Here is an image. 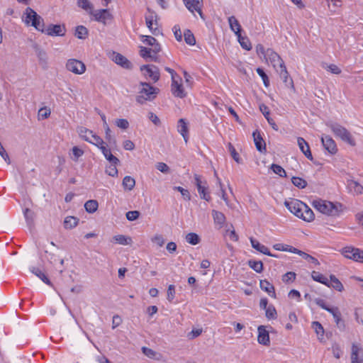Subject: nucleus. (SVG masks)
Segmentation results:
<instances>
[{"label":"nucleus","instance_id":"nucleus-1","mask_svg":"<svg viewBox=\"0 0 363 363\" xmlns=\"http://www.w3.org/2000/svg\"><path fill=\"white\" fill-rule=\"evenodd\" d=\"M288 210L302 220L311 222L314 220L313 211L303 202L298 199H291L284 202Z\"/></svg>","mask_w":363,"mask_h":363},{"label":"nucleus","instance_id":"nucleus-2","mask_svg":"<svg viewBox=\"0 0 363 363\" xmlns=\"http://www.w3.org/2000/svg\"><path fill=\"white\" fill-rule=\"evenodd\" d=\"M312 204L320 213L330 216H338L342 208V205L340 203H334L323 199L314 200Z\"/></svg>","mask_w":363,"mask_h":363},{"label":"nucleus","instance_id":"nucleus-3","mask_svg":"<svg viewBox=\"0 0 363 363\" xmlns=\"http://www.w3.org/2000/svg\"><path fill=\"white\" fill-rule=\"evenodd\" d=\"M23 21L26 25L31 26L41 33L45 31L43 18L30 7H27L26 9L23 13Z\"/></svg>","mask_w":363,"mask_h":363},{"label":"nucleus","instance_id":"nucleus-4","mask_svg":"<svg viewBox=\"0 0 363 363\" xmlns=\"http://www.w3.org/2000/svg\"><path fill=\"white\" fill-rule=\"evenodd\" d=\"M142 88L136 96V101L140 104H143L147 101H152L156 98L159 93V89L151 86L147 82L140 83Z\"/></svg>","mask_w":363,"mask_h":363},{"label":"nucleus","instance_id":"nucleus-5","mask_svg":"<svg viewBox=\"0 0 363 363\" xmlns=\"http://www.w3.org/2000/svg\"><path fill=\"white\" fill-rule=\"evenodd\" d=\"M330 128L333 133L341 138L345 142H347L352 146L355 145V142L352 138L350 133L343 126L337 123H331L329 125Z\"/></svg>","mask_w":363,"mask_h":363},{"label":"nucleus","instance_id":"nucleus-6","mask_svg":"<svg viewBox=\"0 0 363 363\" xmlns=\"http://www.w3.org/2000/svg\"><path fill=\"white\" fill-rule=\"evenodd\" d=\"M342 254L347 259L355 262L363 260V250L352 246H347L342 248Z\"/></svg>","mask_w":363,"mask_h":363},{"label":"nucleus","instance_id":"nucleus-7","mask_svg":"<svg viewBox=\"0 0 363 363\" xmlns=\"http://www.w3.org/2000/svg\"><path fill=\"white\" fill-rule=\"evenodd\" d=\"M66 68L75 74H82L86 71L85 65L82 61L76 59L68 60L66 63Z\"/></svg>","mask_w":363,"mask_h":363},{"label":"nucleus","instance_id":"nucleus-8","mask_svg":"<svg viewBox=\"0 0 363 363\" xmlns=\"http://www.w3.org/2000/svg\"><path fill=\"white\" fill-rule=\"evenodd\" d=\"M264 58L267 61L270 62L273 67L277 69L284 65L283 60L279 55L274 52L272 49H267Z\"/></svg>","mask_w":363,"mask_h":363},{"label":"nucleus","instance_id":"nucleus-9","mask_svg":"<svg viewBox=\"0 0 363 363\" xmlns=\"http://www.w3.org/2000/svg\"><path fill=\"white\" fill-rule=\"evenodd\" d=\"M140 70L144 72V75L151 79L153 82H157L160 79L159 69L153 65H143L140 67Z\"/></svg>","mask_w":363,"mask_h":363},{"label":"nucleus","instance_id":"nucleus-10","mask_svg":"<svg viewBox=\"0 0 363 363\" xmlns=\"http://www.w3.org/2000/svg\"><path fill=\"white\" fill-rule=\"evenodd\" d=\"M182 79L181 77H177V79H174L172 80V94L179 98H184L186 96V92L184 91V89L182 86Z\"/></svg>","mask_w":363,"mask_h":363},{"label":"nucleus","instance_id":"nucleus-11","mask_svg":"<svg viewBox=\"0 0 363 363\" xmlns=\"http://www.w3.org/2000/svg\"><path fill=\"white\" fill-rule=\"evenodd\" d=\"M66 28L64 26L50 24L43 33L50 36H64L65 35Z\"/></svg>","mask_w":363,"mask_h":363},{"label":"nucleus","instance_id":"nucleus-12","mask_svg":"<svg viewBox=\"0 0 363 363\" xmlns=\"http://www.w3.org/2000/svg\"><path fill=\"white\" fill-rule=\"evenodd\" d=\"M321 142L324 148L330 154L334 155L337 152V148L335 142L329 135H325L321 138Z\"/></svg>","mask_w":363,"mask_h":363},{"label":"nucleus","instance_id":"nucleus-13","mask_svg":"<svg viewBox=\"0 0 363 363\" xmlns=\"http://www.w3.org/2000/svg\"><path fill=\"white\" fill-rule=\"evenodd\" d=\"M94 16L95 21L102 23L103 24L106 23L108 19L112 18L111 14L109 13L108 9H100L96 11H93V13H90Z\"/></svg>","mask_w":363,"mask_h":363},{"label":"nucleus","instance_id":"nucleus-14","mask_svg":"<svg viewBox=\"0 0 363 363\" xmlns=\"http://www.w3.org/2000/svg\"><path fill=\"white\" fill-rule=\"evenodd\" d=\"M113 60L117 65L123 68L131 69L133 68L132 63L123 55L120 53H113Z\"/></svg>","mask_w":363,"mask_h":363},{"label":"nucleus","instance_id":"nucleus-15","mask_svg":"<svg viewBox=\"0 0 363 363\" xmlns=\"http://www.w3.org/2000/svg\"><path fill=\"white\" fill-rule=\"evenodd\" d=\"M297 143L299 149L303 154L310 160H313V156L310 150L308 143L301 137H298L297 139Z\"/></svg>","mask_w":363,"mask_h":363},{"label":"nucleus","instance_id":"nucleus-16","mask_svg":"<svg viewBox=\"0 0 363 363\" xmlns=\"http://www.w3.org/2000/svg\"><path fill=\"white\" fill-rule=\"evenodd\" d=\"M252 137L254 139L255 145L257 148V150L260 152H263L266 151V143L264 141L260 132L258 130H255L252 133Z\"/></svg>","mask_w":363,"mask_h":363},{"label":"nucleus","instance_id":"nucleus-17","mask_svg":"<svg viewBox=\"0 0 363 363\" xmlns=\"http://www.w3.org/2000/svg\"><path fill=\"white\" fill-rule=\"evenodd\" d=\"M186 7L191 12L197 11L201 18V0H183Z\"/></svg>","mask_w":363,"mask_h":363},{"label":"nucleus","instance_id":"nucleus-18","mask_svg":"<svg viewBox=\"0 0 363 363\" xmlns=\"http://www.w3.org/2000/svg\"><path fill=\"white\" fill-rule=\"evenodd\" d=\"M257 330H258V337H257L258 342L263 345H269V342H270L269 335V333L264 328V326L260 325L258 327Z\"/></svg>","mask_w":363,"mask_h":363},{"label":"nucleus","instance_id":"nucleus-19","mask_svg":"<svg viewBox=\"0 0 363 363\" xmlns=\"http://www.w3.org/2000/svg\"><path fill=\"white\" fill-rule=\"evenodd\" d=\"M141 39L144 43L152 46V50L155 55L160 51V45L155 38L150 35H141Z\"/></svg>","mask_w":363,"mask_h":363},{"label":"nucleus","instance_id":"nucleus-20","mask_svg":"<svg viewBox=\"0 0 363 363\" xmlns=\"http://www.w3.org/2000/svg\"><path fill=\"white\" fill-rule=\"evenodd\" d=\"M252 247L255 249L256 250L259 251V252L270 256V257H276L274 255L272 254L268 249L267 247H266L264 245H262L258 242L257 240L254 239L253 238H250Z\"/></svg>","mask_w":363,"mask_h":363},{"label":"nucleus","instance_id":"nucleus-21","mask_svg":"<svg viewBox=\"0 0 363 363\" xmlns=\"http://www.w3.org/2000/svg\"><path fill=\"white\" fill-rule=\"evenodd\" d=\"M276 70L286 86H293V80L289 77L285 65Z\"/></svg>","mask_w":363,"mask_h":363},{"label":"nucleus","instance_id":"nucleus-22","mask_svg":"<svg viewBox=\"0 0 363 363\" xmlns=\"http://www.w3.org/2000/svg\"><path fill=\"white\" fill-rule=\"evenodd\" d=\"M259 286L262 290L267 292L269 296L272 298H276V293L274 286L267 279L260 280Z\"/></svg>","mask_w":363,"mask_h":363},{"label":"nucleus","instance_id":"nucleus-23","mask_svg":"<svg viewBox=\"0 0 363 363\" xmlns=\"http://www.w3.org/2000/svg\"><path fill=\"white\" fill-rule=\"evenodd\" d=\"M328 312L333 315L337 326L340 329H344L345 323L341 318V313L338 308L332 307L328 310Z\"/></svg>","mask_w":363,"mask_h":363},{"label":"nucleus","instance_id":"nucleus-24","mask_svg":"<svg viewBox=\"0 0 363 363\" xmlns=\"http://www.w3.org/2000/svg\"><path fill=\"white\" fill-rule=\"evenodd\" d=\"M347 188L354 194L359 195L363 194V186L356 181L348 180Z\"/></svg>","mask_w":363,"mask_h":363},{"label":"nucleus","instance_id":"nucleus-25","mask_svg":"<svg viewBox=\"0 0 363 363\" xmlns=\"http://www.w3.org/2000/svg\"><path fill=\"white\" fill-rule=\"evenodd\" d=\"M363 360V352L359 345L353 343L352 345L351 361Z\"/></svg>","mask_w":363,"mask_h":363},{"label":"nucleus","instance_id":"nucleus-26","mask_svg":"<svg viewBox=\"0 0 363 363\" xmlns=\"http://www.w3.org/2000/svg\"><path fill=\"white\" fill-rule=\"evenodd\" d=\"M101 152L103 153L105 158L111 163V164H118L120 162L119 160L112 155L111 150L108 148L105 145L101 146L100 148Z\"/></svg>","mask_w":363,"mask_h":363},{"label":"nucleus","instance_id":"nucleus-27","mask_svg":"<svg viewBox=\"0 0 363 363\" xmlns=\"http://www.w3.org/2000/svg\"><path fill=\"white\" fill-rule=\"evenodd\" d=\"M212 216L215 224L218 225L219 228H221L225 222V215L220 211L213 210Z\"/></svg>","mask_w":363,"mask_h":363},{"label":"nucleus","instance_id":"nucleus-28","mask_svg":"<svg viewBox=\"0 0 363 363\" xmlns=\"http://www.w3.org/2000/svg\"><path fill=\"white\" fill-rule=\"evenodd\" d=\"M178 132L182 135L184 139V141L187 143L188 141V127L187 124L185 122L184 119L181 118L178 121L177 125Z\"/></svg>","mask_w":363,"mask_h":363},{"label":"nucleus","instance_id":"nucleus-29","mask_svg":"<svg viewBox=\"0 0 363 363\" xmlns=\"http://www.w3.org/2000/svg\"><path fill=\"white\" fill-rule=\"evenodd\" d=\"M327 286L333 288L338 291H342L344 289L342 284L335 275L333 274L330 276L329 286Z\"/></svg>","mask_w":363,"mask_h":363},{"label":"nucleus","instance_id":"nucleus-30","mask_svg":"<svg viewBox=\"0 0 363 363\" xmlns=\"http://www.w3.org/2000/svg\"><path fill=\"white\" fill-rule=\"evenodd\" d=\"M228 23L230 29L235 33V35L241 33V26L234 16H231L228 18Z\"/></svg>","mask_w":363,"mask_h":363},{"label":"nucleus","instance_id":"nucleus-31","mask_svg":"<svg viewBox=\"0 0 363 363\" xmlns=\"http://www.w3.org/2000/svg\"><path fill=\"white\" fill-rule=\"evenodd\" d=\"M30 271L34 274L36 277L40 278L45 284L48 285H51V282L49 279L46 277V275L38 267H31L30 268Z\"/></svg>","mask_w":363,"mask_h":363},{"label":"nucleus","instance_id":"nucleus-32","mask_svg":"<svg viewBox=\"0 0 363 363\" xmlns=\"http://www.w3.org/2000/svg\"><path fill=\"white\" fill-rule=\"evenodd\" d=\"M311 278L317 282L321 283L325 286H329V279L318 272L313 271Z\"/></svg>","mask_w":363,"mask_h":363},{"label":"nucleus","instance_id":"nucleus-33","mask_svg":"<svg viewBox=\"0 0 363 363\" xmlns=\"http://www.w3.org/2000/svg\"><path fill=\"white\" fill-rule=\"evenodd\" d=\"M274 248L277 250L284 251V252H290L294 254H298L300 252V250L295 248L292 246L284 244H276L274 245Z\"/></svg>","mask_w":363,"mask_h":363},{"label":"nucleus","instance_id":"nucleus-34","mask_svg":"<svg viewBox=\"0 0 363 363\" xmlns=\"http://www.w3.org/2000/svg\"><path fill=\"white\" fill-rule=\"evenodd\" d=\"M135 185V180L130 176H125L122 182V186L125 190L131 191Z\"/></svg>","mask_w":363,"mask_h":363},{"label":"nucleus","instance_id":"nucleus-35","mask_svg":"<svg viewBox=\"0 0 363 363\" xmlns=\"http://www.w3.org/2000/svg\"><path fill=\"white\" fill-rule=\"evenodd\" d=\"M77 4L79 7L87 11L89 14L93 13V4L89 0H77Z\"/></svg>","mask_w":363,"mask_h":363},{"label":"nucleus","instance_id":"nucleus-36","mask_svg":"<svg viewBox=\"0 0 363 363\" xmlns=\"http://www.w3.org/2000/svg\"><path fill=\"white\" fill-rule=\"evenodd\" d=\"M77 132L80 138H82L85 141H89L90 137L94 133L91 130L85 127H79L77 128Z\"/></svg>","mask_w":363,"mask_h":363},{"label":"nucleus","instance_id":"nucleus-37","mask_svg":"<svg viewBox=\"0 0 363 363\" xmlns=\"http://www.w3.org/2000/svg\"><path fill=\"white\" fill-rule=\"evenodd\" d=\"M79 219L74 216H67L64 220V226L66 229H72L77 226Z\"/></svg>","mask_w":363,"mask_h":363},{"label":"nucleus","instance_id":"nucleus-38","mask_svg":"<svg viewBox=\"0 0 363 363\" xmlns=\"http://www.w3.org/2000/svg\"><path fill=\"white\" fill-rule=\"evenodd\" d=\"M74 35L79 39H85L88 36V30L84 26H78L75 28Z\"/></svg>","mask_w":363,"mask_h":363},{"label":"nucleus","instance_id":"nucleus-39","mask_svg":"<svg viewBox=\"0 0 363 363\" xmlns=\"http://www.w3.org/2000/svg\"><path fill=\"white\" fill-rule=\"evenodd\" d=\"M151 52H152V48H147L143 47V46L140 47V55L143 58H144V59L150 58L152 60H156V57L155 56V55L154 54V55H152L151 54Z\"/></svg>","mask_w":363,"mask_h":363},{"label":"nucleus","instance_id":"nucleus-40","mask_svg":"<svg viewBox=\"0 0 363 363\" xmlns=\"http://www.w3.org/2000/svg\"><path fill=\"white\" fill-rule=\"evenodd\" d=\"M236 35L238 37L239 43L243 49L246 50H250L252 49L251 43L247 37H242L241 35V33Z\"/></svg>","mask_w":363,"mask_h":363},{"label":"nucleus","instance_id":"nucleus-41","mask_svg":"<svg viewBox=\"0 0 363 363\" xmlns=\"http://www.w3.org/2000/svg\"><path fill=\"white\" fill-rule=\"evenodd\" d=\"M99 204L96 200H89L84 204V208L88 213H93L96 211Z\"/></svg>","mask_w":363,"mask_h":363},{"label":"nucleus","instance_id":"nucleus-42","mask_svg":"<svg viewBox=\"0 0 363 363\" xmlns=\"http://www.w3.org/2000/svg\"><path fill=\"white\" fill-rule=\"evenodd\" d=\"M198 192L202 199H204L207 201H209L211 200V196H209L208 193L206 191L207 190V186L206 182H205L203 185L199 186V188H197Z\"/></svg>","mask_w":363,"mask_h":363},{"label":"nucleus","instance_id":"nucleus-43","mask_svg":"<svg viewBox=\"0 0 363 363\" xmlns=\"http://www.w3.org/2000/svg\"><path fill=\"white\" fill-rule=\"evenodd\" d=\"M87 142L96 145L99 149L101 148V146H104L105 145V143L103 140V139L99 135L94 133L90 137V140Z\"/></svg>","mask_w":363,"mask_h":363},{"label":"nucleus","instance_id":"nucleus-44","mask_svg":"<svg viewBox=\"0 0 363 363\" xmlns=\"http://www.w3.org/2000/svg\"><path fill=\"white\" fill-rule=\"evenodd\" d=\"M248 265L257 273H260L263 270V264L261 261L251 259L248 261Z\"/></svg>","mask_w":363,"mask_h":363},{"label":"nucleus","instance_id":"nucleus-45","mask_svg":"<svg viewBox=\"0 0 363 363\" xmlns=\"http://www.w3.org/2000/svg\"><path fill=\"white\" fill-rule=\"evenodd\" d=\"M186 240L188 243L196 245L199 243L200 238L194 233H189L186 235Z\"/></svg>","mask_w":363,"mask_h":363},{"label":"nucleus","instance_id":"nucleus-46","mask_svg":"<svg viewBox=\"0 0 363 363\" xmlns=\"http://www.w3.org/2000/svg\"><path fill=\"white\" fill-rule=\"evenodd\" d=\"M184 40L186 44L194 45L196 43V40L194 34L189 30H186L184 33Z\"/></svg>","mask_w":363,"mask_h":363},{"label":"nucleus","instance_id":"nucleus-47","mask_svg":"<svg viewBox=\"0 0 363 363\" xmlns=\"http://www.w3.org/2000/svg\"><path fill=\"white\" fill-rule=\"evenodd\" d=\"M113 240L116 241V242L123 245H129L131 242L130 238L125 237L123 235H115L113 237Z\"/></svg>","mask_w":363,"mask_h":363},{"label":"nucleus","instance_id":"nucleus-48","mask_svg":"<svg viewBox=\"0 0 363 363\" xmlns=\"http://www.w3.org/2000/svg\"><path fill=\"white\" fill-rule=\"evenodd\" d=\"M322 67L335 74H339L341 73V69L334 64L328 65L326 63H323Z\"/></svg>","mask_w":363,"mask_h":363},{"label":"nucleus","instance_id":"nucleus-49","mask_svg":"<svg viewBox=\"0 0 363 363\" xmlns=\"http://www.w3.org/2000/svg\"><path fill=\"white\" fill-rule=\"evenodd\" d=\"M291 182L295 186L300 189H303L307 186L306 181L300 177H293L291 178Z\"/></svg>","mask_w":363,"mask_h":363},{"label":"nucleus","instance_id":"nucleus-50","mask_svg":"<svg viewBox=\"0 0 363 363\" xmlns=\"http://www.w3.org/2000/svg\"><path fill=\"white\" fill-rule=\"evenodd\" d=\"M265 315L267 319H275L277 318V311L274 306L269 305L265 310Z\"/></svg>","mask_w":363,"mask_h":363},{"label":"nucleus","instance_id":"nucleus-51","mask_svg":"<svg viewBox=\"0 0 363 363\" xmlns=\"http://www.w3.org/2000/svg\"><path fill=\"white\" fill-rule=\"evenodd\" d=\"M271 169L276 174H278L282 177H286V171L280 165L272 164L271 166Z\"/></svg>","mask_w":363,"mask_h":363},{"label":"nucleus","instance_id":"nucleus-52","mask_svg":"<svg viewBox=\"0 0 363 363\" xmlns=\"http://www.w3.org/2000/svg\"><path fill=\"white\" fill-rule=\"evenodd\" d=\"M300 256H301L304 259L308 260L309 262H311L314 264L315 265H319L320 262L319 261L315 258L314 257H312L311 255L300 250V252L298 254Z\"/></svg>","mask_w":363,"mask_h":363},{"label":"nucleus","instance_id":"nucleus-53","mask_svg":"<svg viewBox=\"0 0 363 363\" xmlns=\"http://www.w3.org/2000/svg\"><path fill=\"white\" fill-rule=\"evenodd\" d=\"M256 72L259 75V77L262 78L264 86L266 87H268L269 86V80L268 76L264 72V71L262 68L258 67V68H257Z\"/></svg>","mask_w":363,"mask_h":363},{"label":"nucleus","instance_id":"nucleus-54","mask_svg":"<svg viewBox=\"0 0 363 363\" xmlns=\"http://www.w3.org/2000/svg\"><path fill=\"white\" fill-rule=\"evenodd\" d=\"M118 164H111L106 168V173L111 177H117L118 176V169L116 168V165Z\"/></svg>","mask_w":363,"mask_h":363},{"label":"nucleus","instance_id":"nucleus-55","mask_svg":"<svg viewBox=\"0 0 363 363\" xmlns=\"http://www.w3.org/2000/svg\"><path fill=\"white\" fill-rule=\"evenodd\" d=\"M105 134H106V139L108 140L109 143H116V139L115 138L111 135V130L110 128L108 127L107 123H105Z\"/></svg>","mask_w":363,"mask_h":363},{"label":"nucleus","instance_id":"nucleus-56","mask_svg":"<svg viewBox=\"0 0 363 363\" xmlns=\"http://www.w3.org/2000/svg\"><path fill=\"white\" fill-rule=\"evenodd\" d=\"M146 21V25H147V28L150 30V31L152 33V34L157 35L160 33V30L157 28V26L154 27V25L157 26L156 20L155 21Z\"/></svg>","mask_w":363,"mask_h":363},{"label":"nucleus","instance_id":"nucleus-57","mask_svg":"<svg viewBox=\"0 0 363 363\" xmlns=\"http://www.w3.org/2000/svg\"><path fill=\"white\" fill-rule=\"evenodd\" d=\"M174 189L179 191L184 200L189 201L191 199L190 193L187 189H185L182 186H174Z\"/></svg>","mask_w":363,"mask_h":363},{"label":"nucleus","instance_id":"nucleus-58","mask_svg":"<svg viewBox=\"0 0 363 363\" xmlns=\"http://www.w3.org/2000/svg\"><path fill=\"white\" fill-rule=\"evenodd\" d=\"M312 328H313V330H315V332L316 333V334L318 335H321V336L323 335L324 329H323L322 325L319 322H318V321L313 322Z\"/></svg>","mask_w":363,"mask_h":363},{"label":"nucleus","instance_id":"nucleus-59","mask_svg":"<svg viewBox=\"0 0 363 363\" xmlns=\"http://www.w3.org/2000/svg\"><path fill=\"white\" fill-rule=\"evenodd\" d=\"M126 218L130 221L138 219L140 216V212L138 211H130L126 213Z\"/></svg>","mask_w":363,"mask_h":363},{"label":"nucleus","instance_id":"nucleus-60","mask_svg":"<svg viewBox=\"0 0 363 363\" xmlns=\"http://www.w3.org/2000/svg\"><path fill=\"white\" fill-rule=\"evenodd\" d=\"M156 168L162 173L168 174L170 172L169 166L164 162H157L156 164Z\"/></svg>","mask_w":363,"mask_h":363},{"label":"nucleus","instance_id":"nucleus-61","mask_svg":"<svg viewBox=\"0 0 363 363\" xmlns=\"http://www.w3.org/2000/svg\"><path fill=\"white\" fill-rule=\"evenodd\" d=\"M142 351H143V354L145 356H147V357L152 358V359L156 358L157 352L155 351H154L153 350L146 347H143Z\"/></svg>","mask_w":363,"mask_h":363},{"label":"nucleus","instance_id":"nucleus-62","mask_svg":"<svg viewBox=\"0 0 363 363\" xmlns=\"http://www.w3.org/2000/svg\"><path fill=\"white\" fill-rule=\"evenodd\" d=\"M296 274L293 272H289L284 274L282 277V281L285 283L293 281L296 279Z\"/></svg>","mask_w":363,"mask_h":363},{"label":"nucleus","instance_id":"nucleus-63","mask_svg":"<svg viewBox=\"0 0 363 363\" xmlns=\"http://www.w3.org/2000/svg\"><path fill=\"white\" fill-rule=\"evenodd\" d=\"M228 150L230 152L231 156L233 157L234 160L238 163H240L241 161L239 155L236 152L235 147L230 143H229L228 145Z\"/></svg>","mask_w":363,"mask_h":363},{"label":"nucleus","instance_id":"nucleus-64","mask_svg":"<svg viewBox=\"0 0 363 363\" xmlns=\"http://www.w3.org/2000/svg\"><path fill=\"white\" fill-rule=\"evenodd\" d=\"M175 296V287L173 284H170L167 289V300L170 302L173 301Z\"/></svg>","mask_w":363,"mask_h":363}]
</instances>
